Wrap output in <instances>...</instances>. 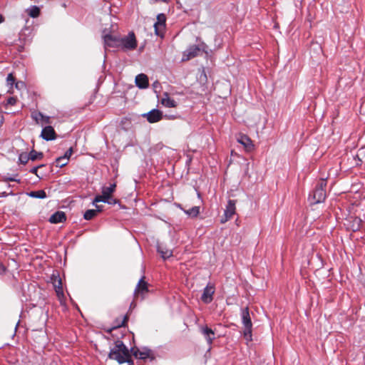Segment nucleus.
Instances as JSON below:
<instances>
[{"instance_id": "obj_28", "label": "nucleus", "mask_w": 365, "mask_h": 365, "mask_svg": "<svg viewBox=\"0 0 365 365\" xmlns=\"http://www.w3.org/2000/svg\"><path fill=\"white\" fill-rule=\"evenodd\" d=\"M97 215V211L95 210H88L85 212L83 217L86 220L93 219Z\"/></svg>"}, {"instance_id": "obj_33", "label": "nucleus", "mask_w": 365, "mask_h": 365, "mask_svg": "<svg viewBox=\"0 0 365 365\" xmlns=\"http://www.w3.org/2000/svg\"><path fill=\"white\" fill-rule=\"evenodd\" d=\"M357 158L361 162H365V148H360L356 154Z\"/></svg>"}, {"instance_id": "obj_41", "label": "nucleus", "mask_w": 365, "mask_h": 365, "mask_svg": "<svg viewBox=\"0 0 365 365\" xmlns=\"http://www.w3.org/2000/svg\"><path fill=\"white\" fill-rule=\"evenodd\" d=\"M95 205L96 207L95 210L97 211V213L102 211V206L97 205L96 204Z\"/></svg>"}, {"instance_id": "obj_1", "label": "nucleus", "mask_w": 365, "mask_h": 365, "mask_svg": "<svg viewBox=\"0 0 365 365\" xmlns=\"http://www.w3.org/2000/svg\"><path fill=\"white\" fill-rule=\"evenodd\" d=\"M109 357L116 360L120 364L128 362L129 365H133V361L130 360V355L128 348L119 340L115 341V347L109 353Z\"/></svg>"}, {"instance_id": "obj_8", "label": "nucleus", "mask_w": 365, "mask_h": 365, "mask_svg": "<svg viewBox=\"0 0 365 365\" xmlns=\"http://www.w3.org/2000/svg\"><path fill=\"white\" fill-rule=\"evenodd\" d=\"M166 17L165 14H160L157 16V21L154 24L155 32L158 36H161L165 27Z\"/></svg>"}, {"instance_id": "obj_42", "label": "nucleus", "mask_w": 365, "mask_h": 365, "mask_svg": "<svg viewBox=\"0 0 365 365\" xmlns=\"http://www.w3.org/2000/svg\"><path fill=\"white\" fill-rule=\"evenodd\" d=\"M110 202H114V205H115V204L116 203V202H117V201H116V200H115V199H113V198H112V196H110Z\"/></svg>"}, {"instance_id": "obj_10", "label": "nucleus", "mask_w": 365, "mask_h": 365, "mask_svg": "<svg viewBox=\"0 0 365 365\" xmlns=\"http://www.w3.org/2000/svg\"><path fill=\"white\" fill-rule=\"evenodd\" d=\"M53 284L54 289H55L56 295L58 297V299H59L61 303H62L63 299H65V296L63 294L61 279L59 277H54Z\"/></svg>"}, {"instance_id": "obj_2", "label": "nucleus", "mask_w": 365, "mask_h": 365, "mask_svg": "<svg viewBox=\"0 0 365 365\" xmlns=\"http://www.w3.org/2000/svg\"><path fill=\"white\" fill-rule=\"evenodd\" d=\"M327 182L322 179L315 189L309 195V200L311 204H317L323 202L326 198Z\"/></svg>"}, {"instance_id": "obj_44", "label": "nucleus", "mask_w": 365, "mask_h": 365, "mask_svg": "<svg viewBox=\"0 0 365 365\" xmlns=\"http://www.w3.org/2000/svg\"><path fill=\"white\" fill-rule=\"evenodd\" d=\"M19 82H17V83H15V86H16V88H19Z\"/></svg>"}, {"instance_id": "obj_30", "label": "nucleus", "mask_w": 365, "mask_h": 365, "mask_svg": "<svg viewBox=\"0 0 365 365\" xmlns=\"http://www.w3.org/2000/svg\"><path fill=\"white\" fill-rule=\"evenodd\" d=\"M68 160L63 156L58 157L56 160V164L57 167L62 168L67 165Z\"/></svg>"}, {"instance_id": "obj_37", "label": "nucleus", "mask_w": 365, "mask_h": 365, "mask_svg": "<svg viewBox=\"0 0 365 365\" xmlns=\"http://www.w3.org/2000/svg\"><path fill=\"white\" fill-rule=\"evenodd\" d=\"M5 181L6 182H20L19 179H17L16 176L14 177H8L5 178Z\"/></svg>"}, {"instance_id": "obj_6", "label": "nucleus", "mask_w": 365, "mask_h": 365, "mask_svg": "<svg viewBox=\"0 0 365 365\" xmlns=\"http://www.w3.org/2000/svg\"><path fill=\"white\" fill-rule=\"evenodd\" d=\"M130 351H131L133 355L136 359H146L148 358H151V359L153 358L152 356V351L147 347H143L140 349H139L137 347H133V348H131Z\"/></svg>"}, {"instance_id": "obj_7", "label": "nucleus", "mask_w": 365, "mask_h": 365, "mask_svg": "<svg viewBox=\"0 0 365 365\" xmlns=\"http://www.w3.org/2000/svg\"><path fill=\"white\" fill-rule=\"evenodd\" d=\"M235 200H229L225 210L224 217L221 219V223H225L235 214Z\"/></svg>"}, {"instance_id": "obj_40", "label": "nucleus", "mask_w": 365, "mask_h": 365, "mask_svg": "<svg viewBox=\"0 0 365 365\" xmlns=\"http://www.w3.org/2000/svg\"><path fill=\"white\" fill-rule=\"evenodd\" d=\"M5 270H6L5 267L1 263H0V274L4 273L5 272Z\"/></svg>"}, {"instance_id": "obj_13", "label": "nucleus", "mask_w": 365, "mask_h": 365, "mask_svg": "<svg viewBox=\"0 0 365 365\" xmlns=\"http://www.w3.org/2000/svg\"><path fill=\"white\" fill-rule=\"evenodd\" d=\"M160 103L166 108H175L178 106L177 102L169 96L168 93H164L162 96Z\"/></svg>"}, {"instance_id": "obj_5", "label": "nucleus", "mask_w": 365, "mask_h": 365, "mask_svg": "<svg viewBox=\"0 0 365 365\" xmlns=\"http://www.w3.org/2000/svg\"><path fill=\"white\" fill-rule=\"evenodd\" d=\"M215 292V287L214 284L211 283H208L207 286L204 288L202 296H201V300L205 304H210L212 299H213V295Z\"/></svg>"}, {"instance_id": "obj_39", "label": "nucleus", "mask_w": 365, "mask_h": 365, "mask_svg": "<svg viewBox=\"0 0 365 365\" xmlns=\"http://www.w3.org/2000/svg\"><path fill=\"white\" fill-rule=\"evenodd\" d=\"M4 121V115L1 111H0V127L2 125Z\"/></svg>"}, {"instance_id": "obj_20", "label": "nucleus", "mask_w": 365, "mask_h": 365, "mask_svg": "<svg viewBox=\"0 0 365 365\" xmlns=\"http://www.w3.org/2000/svg\"><path fill=\"white\" fill-rule=\"evenodd\" d=\"M201 332L206 338L207 343L210 345L215 338V332L207 327H202Z\"/></svg>"}, {"instance_id": "obj_25", "label": "nucleus", "mask_w": 365, "mask_h": 365, "mask_svg": "<svg viewBox=\"0 0 365 365\" xmlns=\"http://www.w3.org/2000/svg\"><path fill=\"white\" fill-rule=\"evenodd\" d=\"M184 212L191 217H196L200 214V207L194 206L188 210H184Z\"/></svg>"}, {"instance_id": "obj_16", "label": "nucleus", "mask_w": 365, "mask_h": 365, "mask_svg": "<svg viewBox=\"0 0 365 365\" xmlns=\"http://www.w3.org/2000/svg\"><path fill=\"white\" fill-rule=\"evenodd\" d=\"M348 222L349 224L347 225V226L353 232L359 230L362 223L361 218L357 217H350L348 220Z\"/></svg>"}, {"instance_id": "obj_32", "label": "nucleus", "mask_w": 365, "mask_h": 365, "mask_svg": "<svg viewBox=\"0 0 365 365\" xmlns=\"http://www.w3.org/2000/svg\"><path fill=\"white\" fill-rule=\"evenodd\" d=\"M29 160H30L29 153V154H27V153H21V154H20V155L19 157V160L20 161L21 163H22L24 165L27 163Z\"/></svg>"}, {"instance_id": "obj_35", "label": "nucleus", "mask_w": 365, "mask_h": 365, "mask_svg": "<svg viewBox=\"0 0 365 365\" xmlns=\"http://www.w3.org/2000/svg\"><path fill=\"white\" fill-rule=\"evenodd\" d=\"M17 101V99L15 97H10L7 99V101H6V106H8V105H11V106H14L16 104Z\"/></svg>"}, {"instance_id": "obj_36", "label": "nucleus", "mask_w": 365, "mask_h": 365, "mask_svg": "<svg viewBox=\"0 0 365 365\" xmlns=\"http://www.w3.org/2000/svg\"><path fill=\"white\" fill-rule=\"evenodd\" d=\"M43 165H38V166H36V167H34L32 168L31 170H30V173H32V174H35L36 176H38V174H37V172H38V169L43 167Z\"/></svg>"}, {"instance_id": "obj_34", "label": "nucleus", "mask_w": 365, "mask_h": 365, "mask_svg": "<svg viewBox=\"0 0 365 365\" xmlns=\"http://www.w3.org/2000/svg\"><path fill=\"white\" fill-rule=\"evenodd\" d=\"M14 83H15V78L14 77L12 73H9L6 78V84L8 86H9L11 88Z\"/></svg>"}, {"instance_id": "obj_14", "label": "nucleus", "mask_w": 365, "mask_h": 365, "mask_svg": "<svg viewBox=\"0 0 365 365\" xmlns=\"http://www.w3.org/2000/svg\"><path fill=\"white\" fill-rule=\"evenodd\" d=\"M135 84L141 89H144L148 87V78L145 74L140 73L135 77Z\"/></svg>"}, {"instance_id": "obj_26", "label": "nucleus", "mask_w": 365, "mask_h": 365, "mask_svg": "<svg viewBox=\"0 0 365 365\" xmlns=\"http://www.w3.org/2000/svg\"><path fill=\"white\" fill-rule=\"evenodd\" d=\"M116 187V184L113 183L110 184L108 187H102V193L108 195L109 197L112 196V194L115 192Z\"/></svg>"}, {"instance_id": "obj_45", "label": "nucleus", "mask_w": 365, "mask_h": 365, "mask_svg": "<svg viewBox=\"0 0 365 365\" xmlns=\"http://www.w3.org/2000/svg\"><path fill=\"white\" fill-rule=\"evenodd\" d=\"M127 319V317H125L124 318V321H123V323L125 322V321Z\"/></svg>"}, {"instance_id": "obj_38", "label": "nucleus", "mask_w": 365, "mask_h": 365, "mask_svg": "<svg viewBox=\"0 0 365 365\" xmlns=\"http://www.w3.org/2000/svg\"><path fill=\"white\" fill-rule=\"evenodd\" d=\"M73 153V150L72 148H69L66 153L65 154L63 155V158H66L68 160L69 159V158L71 157V154Z\"/></svg>"}, {"instance_id": "obj_24", "label": "nucleus", "mask_w": 365, "mask_h": 365, "mask_svg": "<svg viewBox=\"0 0 365 365\" xmlns=\"http://www.w3.org/2000/svg\"><path fill=\"white\" fill-rule=\"evenodd\" d=\"M26 12L31 18H36L40 14V9L36 6H32L27 9Z\"/></svg>"}, {"instance_id": "obj_19", "label": "nucleus", "mask_w": 365, "mask_h": 365, "mask_svg": "<svg viewBox=\"0 0 365 365\" xmlns=\"http://www.w3.org/2000/svg\"><path fill=\"white\" fill-rule=\"evenodd\" d=\"M241 317H242V322L244 327H252L248 307H246L242 310Z\"/></svg>"}, {"instance_id": "obj_31", "label": "nucleus", "mask_w": 365, "mask_h": 365, "mask_svg": "<svg viewBox=\"0 0 365 365\" xmlns=\"http://www.w3.org/2000/svg\"><path fill=\"white\" fill-rule=\"evenodd\" d=\"M244 336L247 341L252 340V327H244Z\"/></svg>"}, {"instance_id": "obj_27", "label": "nucleus", "mask_w": 365, "mask_h": 365, "mask_svg": "<svg viewBox=\"0 0 365 365\" xmlns=\"http://www.w3.org/2000/svg\"><path fill=\"white\" fill-rule=\"evenodd\" d=\"M158 252L160 253L161 257L165 259L169 258L170 257H171L173 255V252L171 250H168V249H164L161 246H158Z\"/></svg>"}, {"instance_id": "obj_29", "label": "nucleus", "mask_w": 365, "mask_h": 365, "mask_svg": "<svg viewBox=\"0 0 365 365\" xmlns=\"http://www.w3.org/2000/svg\"><path fill=\"white\" fill-rule=\"evenodd\" d=\"M29 156H30V160H31L32 161H34L36 159L42 158H43V153H41V152H36V150H32L29 153Z\"/></svg>"}, {"instance_id": "obj_23", "label": "nucleus", "mask_w": 365, "mask_h": 365, "mask_svg": "<svg viewBox=\"0 0 365 365\" xmlns=\"http://www.w3.org/2000/svg\"><path fill=\"white\" fill-rule=\"evenodd\" d=\"M110 197H109L108 195L103 194L101 195H96L93 201V205H96V203L99 202H103L105 203H108L109 205H114V202H110Z\"/></svg>"}, {"instance_id": "obj_21", "label": "nucleus", "mask_w": 365, "mask_h": 365, "mask_svg": "<svg viewBox=\"0 0 365 365\" xmlns=\"http://www.w3.org/2000/svg\"><path fill=\"white\" fill-rule=\"evenodd\" d=\"M33 118L36 121L37 123L41 124H49L50 117L43 115L41 113H36L32 114Z\"/></svg>"}, {"instance_id": "obj_18", "label": "nucleus", "mask_w": 365, "mask_h": 365, "mask_svg": "<svg viewBox=\"0 0 365 365\" xmlns=\"http://www.w3.org/2000/svg\"><path fill=\"white\" fill-rule=\"evenodd\" d=\"M148 292V284L143 280V278H142L140 279V281L138 282V283L135 287V294L137 296L140 294L143 295L144 294L147 293Z\"/></svg>"}, {"instance_id": "obj_22", "label": "nucleus", "mask_w": 365, "mask_h": 365, "mask_svg": "<svg viewBox=\"0 0 365 365\" xmlns=\"http://www.w3.org/2000/svg\"><path fill=\"white\" fill-rule=\"evenodd\" d=\"M28 196L33 198L45 199L47 197V195L43 190H38L36 191H31L26 193Z\"/></svg>"}, {"instance_id": "obj_43", "label": "nucleus", "mask_w": 365, "mask_h": 365, "mask_svg": "<svg viewBox=\"0 0 365 365\" xmlns=\"http://www.w3.org/2000/svg\"><path fill=\"white\" fill-rule=\"evenodd\" d=\"M4 21V19L1 14H0V24Z\"/></svg>"}, {"instance_id": "obj_3", "label": "nucleus", "mask_w": 365, "mask_h": 365, "mask_svg": "<svg viewBox=\"0 0 365 365\" xmlns=\"http://www.w3.org/2000/svg\"><path fill=\"white\" fill-rule=\"evenodd\" d=\"M137 46L138 42L133 31L129 32L127 36H120L119 49L123 51H133L137 48Z\"/></svg>"}, {"instance_id": "obj_4", "label": "nucleus", "mask_w": 365, "mask_h": 365, "mask_svg": "<svg viewBox=\"0 0 365 365\" xmlns=\"http://www.w3.org/2000/svg\"><path fill=\"white\" fill-rule=\"evenodd\" d=\"M120 38L118 35L108 34L103 36L105 48H115L119 49Z\"/></svg>"}, {"instance_id": "obj_11", "label": "nucleus", "mask_w": 365, "mask_h": 365, "mask_svg": "<svg viewBox=\"0 0 365 365\" xmlns=\"http://www.w3.org/2000/svg\"><path fill=\"white\" fill-rule=\"evenodd\" d=\"M143 116H146L147 120L149 123H157L162 119L163 113L158 109H153L148 113L144 114Z\"/></svg>"}, {"instance_id": "obj_17", "label": "nucleus", "mask_w": 365, "mask_h": 365, "mask_svg": "<svg viewBox=\"0 0 365 365\" xmlns=\"http://www.w3.org/2000/svg\"><path fill=\"white\" fill-rule=\"evenodd\" d=\"M66 220V214L63 211H57L49 218V222L53 224L63 222Z\"/></svg>"}, {"instance_id": "obj_9", "label": "nucleus", "mask_w": 365, "mask_h": 365, "mask_svg": "<svg viewBox=\"0 0 365 365\" xmlns=\"http://www.w3.org/2000/svg\"><path fill=\"white\" fill-rule=\"evenodd\" d=\"M200 51V48L198 46H190L183 52L182 60L185 61L196 57L199 54Z\"/></svg>"}, {"instance_id": "obj_12", "label": "nucleus", "mask_w": 365, "mask_h": 365, "mask_svg": "<svg viewBox=\"0 0 365 365\" xmlns=\"http://www.w3.org/2000/svg\"><path fill=\"white\" fill-rule=\"evenodd\" d=\"M41 137L46 141L55 140L56 138V132L51 125L44 127L41 133Z\"/></svg>"}, {"instance_id": "obj_15", "label": "nucleus", "mask_w": 365, "mask_h": 365, "mask_svg": "<svg viewBox=\"0 0 365 365\" xmlns=\"http://www.w3.org/2000/svg\"><path fill=\"white\" fill-rule=\"evenodd\" d=\"M237 142L244 145L247 151H251L254 148V145L252 140L245 135H241L237 138Z\"/></svg>"}]
</instances>
